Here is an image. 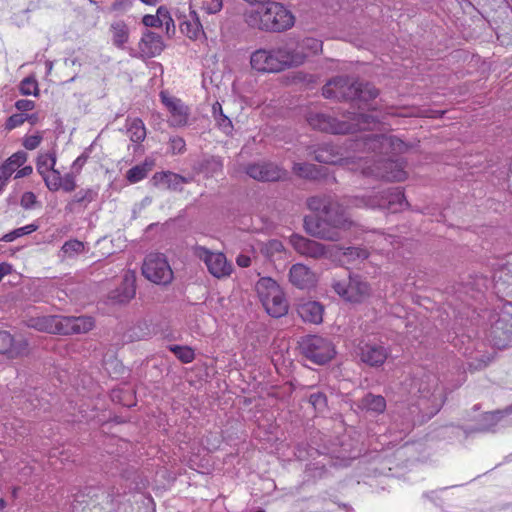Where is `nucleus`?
Segmentation results:
<instances>
[{"label": "nucleus", "mask_w": 512, "mask_h": 512, "mask_svg": "<svg viewBox=\"0 0 512 512\" xmlns=\"http://www.w3.org/2000/svg\"><path fill=\"white\" fill-rule=\"evenodd\" d=\"M355 155L340 157L338 151L325 145L315 151V160L325 164H339L352 171H360L364 176H374L387 181H403L407 178L404 163L392 158L383 159L379 155L401 152L404 143L385 134L368 132L355 140Z\"/></svg>", "instance_id": "obj_1"}, {"label": "nucleus", "mask_w": 512, "mask_h": 512, "mask_svg": "<svg viewBox=\"0 0 512 512\" xmlns=\"http://www.w3.org/2000/svg\"><path fill=\"white\" fill-rule=\"evenodd\" d=\"M308 207L317 212L316 216H307L304 227L314 237L336 241L341 231L350 229L353 222L345 214L342 206L331 196H314L308 199Z\"/></svg>", "instance_id": "obj_2"}, {"label": "nucleus", "mask_w": 512, "mask_h": 512, "mask_svg": "<svg viewBox=\"0 0 512 512\" xmlns=\"http://www.w3.org/2000/svg\"><path fill=\"white\" fill-rule=\"evenodd\" d=\"M250 63L258 72L278 73L304 64L305 57L293 48L292 42H286L273 48L254 51Z\"/></svg>", "instance_id": "obj_3"}, {"label": "nucleus", "mask_w": 512, "mask_h": 512, "mask_svg": "<svg viewBox=\"0 0 512 512\" xmlns=\"http://www.w3.org/2000/svg\"><path fill=\"white\" fill-rule=\"evenodd\" d=\"M244 17L248 26L274 32L288 30L295 22L293 14L283 4L274 0L261 7L247 10Z\"/></svg>", "instance_id": "obj_4"}, {"label": "nucleus", "mask_w": 512, "mask_h": 512, "mask_svg": "<svg viewBox=\"0 0 512 512\" xmlns=\"http://www.w3.org/2000/svg\"><path fill=\"white\" fill-rule=\"evenodd\" d=\"M308 123L313 129L332 134L354 133L358 130H370L376 126L374 117L367 114H359L353 123L339 121L326 114H312L308 118Z\"/></svg>", "instance_id": "obj_5"}, {"label": "nucleus", "mask_w": 512, "mask_h": 512, "mask_svg": "<svg viewBox=\"0 0 512 512\" xmlns=\"http://www.w3.org/2000/svg\"><path fill=\"white\" fill-rule=\"evenodd\" d=\"M255 290L265 311L272 317L278 318L288 312V302L281 286L270 277L260 278Z\"/></svg>", "instance_id": "obj_6"}, {"label": "nucleus", "mask_w": 512, "mask_h": 512, "mask_svg": "<svg viewBox=\"0 0 512 512\" xmlns=\"http://www.w3.org/2000/svg\"><path fill=\"white\" fill-rule=\"evenodd\" d=\"M352 207L386 209L392 213L402 211L406 206L404 194L400 188L379 191L374 195L355 196L351 201Z\"/></svg>", "instance_id": "obj_7"}, {"label": "nucleus", "mask_w": 512, "mask_h": 512, "mask_svg": "<svg viewBox=\"0 0 512 512\" xmlns=\"http://www.w3.org/2000/svg\"><path fill=\"white\" fill-rule=\"evenodd\" d=\"M332 288L343 300L350 303H361L371 294L370 285L357 275L333 278Z\"/></svg>", "instance_id": "obj_8"}, {"label": "nucleus", "mask_w": 512, "mask_h": 512, "mask_svg": "<svg viewBox=\"0 0 512 512\" xmlns=\"http://www.w3.org/2000/svg\"><path fill=\"white\" fill-rule=\"evenodd\" d=\"M300 348L304 356L315 364L323 365L336 354L333 343L318 335H308L300 341Z\"/></svg>", "instance_id": "obj_9"}, {"label": "nucleus", "mask_w": 512, "mask_h": 512, "mask_svg": "<svg viewBox=\"0 0 512 512\" xmlns=\"http://www.w3.org/2000/svg\"><path fill=\"white\" fill-rule=\"evenodd\" d=\"M488 339L498 349H503L512 341V303H504L491 325Z\"/></svg>", "instance_id": "obj_10"}, {"label": "nucleus", "mask_w": 512, "mask_h": 512, "mask_svg": "<svg viewBox=\"0 0 512 512\" xmlns=\"http://www.w3.org/2000/svg\"><path fill=\"white\" fill-rule=\"evenodd\" d=\"M144 277L158 285H167L173 279V271L161 253H150L146 256L142 265Z\"/></svg>", "instance_id": "obj_11"}, {"label": "nucleus", "mask_w": 512, "mask_h": 512, "mask_svg": "<svg viewBox=\"0 0 512 512\" xmlns=\"http://www.w3.org/2000/svg\"><path fill=\"white\" fill-rule=\"evenodd\" d=\"M195 255L205 263L209 273L216 278L228 277L232 273V264L221 252H212L204 247H197Z\"/></svg>", "instance_id": "obj_12"}, {"label": "nucleus", "mask_w": 512, "mask_h": 512, "mask_svg": "<svg viewBox=\"0 0 512 512\" xmlns=\"http://www.w3.org/2000/svg\"><path fill=\"white\" fill-rule=\"evenodd\" d=\"M164 48L165 44L162 36L146 30L138 42V51L131 52L130 55L142 59L153 58L160 55Z\"/></svg>", "instance_id": "obj_13"}, {"label": "nucleus", "mask_w": 512, "mask_h": 512, "mask_svg": "<svg viewBox=\"0 0 512 512\" xmlns=\"http://www.w3.org/2000/svg\"><path fill=\"white\" fill-rule=\"evenodd\" d=\"M160 97L170 113V125L174 127L185 126L189 118V108L180 99L170 97L164 91L160 93Z\"/></svg>", "instance_id": "obj_14"}, {"label": "nucleus", "mask_w": 512, "mask_h": 512, "mask_svg": "<svg viewBox=\"0 0 512 512\" xmlns=\"http://www.w3.org/2000/svg\"><path fill=\"white\" fill-rule=\"evenodd\" d=\"M290 244L297 253L305 257L318 259L326 257L328 254V250L323 244L298 234L291 235Z\"/></svg>", "instance_id": "obj_15"}, {"label": "nucleus", "mask_w": 512, "mask_h": 512, "mask_svg": "<svg viewBox=\"0 0 512 512\" xmlns=\"http://www.w3.org/2000/svg\"><path fill=\"white\" fill-rule=\"evenodd\" d=\"M289 281L291 284L302 290H309L316 286L318 282L317 274L304 264L297 263L292 265L289 270Z\"/></svg>", "instance_id": "obj_16"}, {"label": "nucleus", "mask_w": 512, "mask_h": 512, "mask_svg": "<svg viewBox=\"0 0 512 512\" xmlns=\"http://www.w3.org/2000/svg\"><path fill=\"white\" fill-rule=\"evenodd\" d=\"M58 333L72 334V333H86L92 329L94 322L91 317H60L58 321Z\"/></svg>", "instance_id": "obj_17"}, {"label": "nucleus", "mask_w": 512, "mask_h": 512, "mask_svg": "<svg viewBox=\"0 0 512 512\" xmlns=\"http://www.w3.org/2000/svg\"><path fill=\"white\" fill-rule=\"evenodd\" d=\"M246 174L258 181H276L283 176V171L272 163H254L246 168Z\"/></svg>", "instance_id": "obj_18"}, {"label": "nucleus", "mask_w": 512, "mask_h": 512, "mask_svg": "<svg viewBox=\"0 0 512 512\" xmlns=\"http://www.w3.org/2000/svg\"><path fill=\"white\" fill-rule=\"evenodd\" d=\"M354 82H350L347 77H336L330 80L322 89V94L325 98L333 99H352L353 90L348 88Z\"/></svg>", "instance_id": "obj_19"}, {"label": "nucleus", "mask_w": 512, "mask_h": 512, "mask_svg": "<svg viewBox=\"0 0 512 512\" xmlns=\"http://www.w3.org/2000/svg\"><path fill=\"white\" fill-rule=\"evenodd\" d=\"M359 349L361 361L369 366H381L388 357L387 349L377 343H364Z\"/></svg>", "instance_id": "obj_20"}, {"label": "nucleus", "mask_w": 512, "mask_h": 512, "mask_svg": "<svg viewBox=\"0 0 512 512\" xmlns=\"http://www.w3.org/2000/svg\"><path fill=\"white\" fill-rule=\"evenodd\" d=\"M499 423L501 426L512 424V405L502 411L485 413L477 430L494 431Z\"/></svg>", "instance_id": "obj_21"}, {"label": "nucleus", "mask_w": 512, "mask_h": 512, "mask_svg": "<svg viewBox=\"0 0 512 512\" xmlns=\"http://www.w3.org/2000/svg\"><path fill=\"white\" fill-rule=\"evenodd\" d=\"M297 311L305 322L320 324L323 320L324 307L317 301H302L298 305Z\"/></svg>", "instance_id": "obj_22"}, {"label": "nucleus", "mask_w": 512, "mask_h": 512, "mask_svg": "<svg viewBox=\"0 0 512 512\" xmlns=\"http://www.w3.org/2000/svg\"><path fill=\"white\" fill-rule=\"evenodd\" d=\"M180 30L192 40H198L204 37V30L199 16L196 11L191 9L189 10V14L184 16L183 21H181Z\"/></svg>", "instance_id": "obj_23"}, {"label": "nucleus", "mask_w": 512, "mask_h": 512, "mask_svg": "<svg viewBox=\"0 0 512 512\" xmlns=\"http://www.w3.org/2000/svg\"><path fill=\"white\" fill-rule=\"evenodd\" d=\"M418 392L420 396L424 398L432 397L433 406L436 410L442 403V391L438 386V378L435 375H427L425 381H421Z\"/></svg>", "instance_id": "obj_24"}, {"label": "nucleus", "mask_w": 512, "mask_h": 512, "mask_svg": "<svg viewBox=\"0 0 512 512\" xmlns=\"http://www.w3.org/2000/svg\"><path fill=\"white\" fill-rule=\"evenodd\" d=\"M153 184L161 189L176 190L186 182L185 178L173 172L156 173L152 178Z\"/></svg>", "instance_id": "obj_25"}, {"label": "nucleus", "mask_w": 512, "mask_h": 512, "mask_svg": "<svg viewBox=\"0 0 512 512\" xmlns=\"http://www.w3.org/2000/svg\"><path fill=\"white\" fill-rule=\"evenodd\" d=\"M110 34L112 43L116 47L123 49L129 40V27L122 20L114 21L110 25Z\"/></svg>", "instance_id": "obj_26"}, {"label": "nucleus", "mask_w": 512, "mask_h": 512, "mask_svg": "<svg viewBox=\"0 0 512 512\" xmlns=\"http://www.w3.org/2000/svg\"><path fill=\"white\" fill-rule=\"evenodd\" d=\"M349 90H353L351 100H359L367 102L377 97L378 90L369 83L354 82Z\"/></svg>", "instance_id": "obj_27"}, {"label": "nucleus", "mask_w": 512, "mask_h": 512, "mask_svg": "<svg viewBox=\"0 0 512 512\" xmlns=\"http://www.w3.org/2000/svg\"><path fill=\"white\" fill-rule=\"evenodd\" d=\"M125 127L126 133L132 142L140 143L144 141L146 128L140 118H127Z\"/></svg>", "instance_id": "obj_28"}, {"label": "nucleus", "mask_w": 512, "mask_h": 512, "mask_svg": "<svg viewBox=\"0 0 512 512\" xmlns=\"http://www.w3.org/2000/svg\"><path fill=\"white\" fill-rule=\"evenodd\" d=\"M322 41L313 37H306L298 42L296 45L293 44V48L297 49L300 53L304 54L305 61L308 57L318 54L322 51Z\"/></svg>", "instance_id": "obj_29"}, {"label": "nucleus", "mask_w": 512, "mask_h": 512, "mask_svg": "<svg viewBox=\"0 0 512 512\" xmlns=\"http://www.w3.org/2000/svg\"><path fill=\"white\" fill-rule=\"evenodd\" d=\"M60 317H39L32 318L28 322V326L39 331L48 333H58V321Z\"/></svg>", "instance_id": "obj_30"}, {"label": "nucleus", "mask_w": 512, "mask_h": 512, "mask_svg": "<svg viewBox=\"0 0 512 512\" xmlns=\"http://www.w3.org/2000/svg\"><path fill=\"white\" fill-rule=\"evenodd\" d=\"M361 407L374 413H382L386 408V401L380 395L367 394L361 400Z\"/></svg>", "instance_id": "obj_31"}, {"label": "nucleus", "mask_w": 512, "mask_h": 512, "mask_svg": "<svg viewBox=\"0 0 512 512\" xmlns=\"http://www.w3.org/2000/svg\"><path fill=\"white\" fill-rule=\"evenodd\" d=\"M365 240L368 243H372V249L380 252L388 251V246L393 244V237L383 233H370L366 236Z\"/></svg>", "instance_id": "obj_32"}, {"label": "nucleus", "mask_w": 512, "mask_h": 512, "mask_svg": "<svg viewBox=\"0 0 512 512\" xmlns=\"http://www.w3.org/2000/svg\"><path fill=\"white\" fill-rule=\"evenodd\" d=\"M56 165V153L49 151L40 153L37 158L36 168L40 175L54 169Z\"/></svg>", "instance_id": "obj_33"}, {"label": "nucleus", "mask_w": 512, "mask_h": 512, "mask_svg": "<svg viewBox=\"0 0 512 512\" xmlns=\"http://www.w3.org/2000/svg\"><path fill=\"white\" fill-rule=\"evenodd\" d=\"M98 196V190L94 188L82 189L78 191L73 199L68 203L67 208L69 210L73 209L74 204H89L94 201Z\"/></svg>", "instance_id": "obj_34"}, {"label": "nucleus", "mask_w": 512, "mask_h": 512, "mask_svg": "<svg viewBox=\"0 0 512 512\" xmlns=\"http://www.w3.org/2000/svg\"><path fill=\"white\" fill-rule=\"evenodd\" d=\"M135 295V275L132 272H126L123 279V291L118 295L120 302L129 301Z\"/></svg>", "instance_id": "obj_35"}, {"label": "nucleus", "mask_w": 512, "mask_h": 512, "mask_svg": "<svg viewBox=\"0 0 512 512\" xmlns=\"http://www.w3.org/2000/svg\"><path fill=\"white\" fill-rule=\"evenodd\" d=\"M26 161L27 154L24 151H18L11 155L2 165L9 170L10 174H13L16 173Z\"/></svg>", "instance_id": "obj_36"}, {"label": "nucleus", "mask_w": 512, "mask_h": 512, "mask_svg": "<svg viewBox=\"0 0 512 512\" xmlns=\"http://www.w3.org/2000/svg\"><path fill=\"white\" fill-rule=\"evenodd\" d=\"M28 350V342L25 339L13 340L12 345L7 349H4V353L7 354L9 358H17L23 356L27 353Z\"/></svg>", "instance_id": "obj_37"}, {"label": "nucleus", "mask_w": 512, "mask_h": 512, "mask_svg": "<svg viewBox=\"0 0 512 512\" xmlns=\"http://www.w3.org/2000/svg\"><path fill=\"white\" fill-rule=\"evenodd\" d=\"M19 91L22 95L25 96H38L39 87L36 78L34 76H28L24 78L19 84Z\"/></svg>", "instance_id": "obj_38"}, {"label": "nucleus", "mask_w": 512, "mask_h": 512, "mask_svg": "<svg viewBox=\"0 0 512 512\" xmlns=\"http://www.w3.org/2000/svg\"><path fill=\"white\" fill-rule=\"evenodd\" d=\"M42 178L50 191H57L61 188V174L57 169H52L49 172L43 173Z\"/></svg>", "instance_id": "obj_39"}, {"label": "nucleus", "mask_w": 512, "mask_h": 512, "mask_svg": "<svg viewBox=\"0 0 512 512\" xmlns=\"http://www.w3.org/2000/svg\"><path fill=\"white\" fill-rule=\"evenodd\" d=\"M61 250L64 256L71 258L83 253L85 251V245L78 240H69L63 244Z\"/></svg>", "instance_id": "obj_40"}, {"label": "nucleus", "mask_w": 512, "mask_h": 512, "mask_svg": "<svg viewBox=\"0 0 512 512\" xmlns=\"http://www.w3.org/2000/svg\"><path fill=\"white\" fill-rule=\"evenodd\" d=\"M369 256V253L366 249L360 248V247H348L343 252V257L345 259H342L341 262L343 264L352 262L354 260H364Z\"/></svg>", "instance_id": "obj_41"}, {"label": "nucleus", "mask_w": 512, "mask_h": 512, "mask_svg": "<svg viewBox=\"0 0 512 512\" xmlns=\"http://www.w3.org/2000/svg\"><path fill=\"white\" fill-rule=\"evenodd\" d=\"M293 170L298 176L303 178H316L318 174L316 167L313 164L307 163H296Z\"/></svg>", "instance_id": "obj_42"}, {"label": "nucleus", "mask_w": 512, "mask_h": 512, "mask_svg": "<svg viewBox=\"0 0 512 512\" xmlns=\"http://www.w3.org/2000/svg\"><path fill=\"white\" fill-rule=\"evenodd\" d=\"M170 350L179 358L183 363H190L194 359V351L187 346L174 345Z\"/></svg>", "instance_id": "obj_43"}, {"label": "nucleus", "mask_w": 512, "mask_h": 512, "mask_svg": "<svg viewBox=\"0 0 512 512\" xmlns=\"http://www.w3.org/2000/svg\"><path fill=\"white\" fill-rule=\"evenodd\" d=\"M148 174V169L144 165H137L127 171V180L130 183H137L144 179Z\"/></svg>", "instance_id": "obj_44"}, {"label": "nucleus", "mask_w": 512, "mask_h": 512, "mask_svg": "<svg viewBox=\"0 0 512 512\" xmlns=\"http://www.w3.org/2000/svg\"><path fill=\"white\" fill-rule=\"evenodd\" d=\"M37 229V225L29 224L20 228H17L6 235H4L3 240L6 242L14 241L16 238L21 237L23 235L30 234Z\"/></svg>", "instance_id": "obj_45"}, {"label": "nucleus", "mask_w": 512, "mask_h": 512, "mask_svg": "<svg viewBox=\"0 0 512 512\" xmlns=\"http://www.w3.org/2000/svg\"><path fill=\"white\" fill-rule=\"evenodd\" d=\"M158 14H159V27L164 26L166 28L167 32H169L170 29H172V30L175 29L174 20L172 19L167 8L159 7Z\"/></svg>", "instance_id": "obj_46"}, {"label": "nucleus", "mask_w": 512, "mask_h": 512, "mask_svg": "<svg viewBox=\"0 0 512 512\" xmlns=\"http://www.w3.org/2000/svg\"><path fill=\"white\" fill-rule=\"evenodd\" d=\"M27 120L26 113H16L12 114L5 123V129L13 130L19 126H21Z\"/></svg>", "instance_id": "obj_47"}, {"label": "nucleus", "mask_w": 512, "mask_h": 512, "mask_svg": "<svg viewBox=\"0 0 512 512\" xmlns=\"http://www.w3.org/2000/svg\"><path fill=\"white\" fill-rule=\"evenodd\" d=\"M223 0H202L201 8L208 14H216L221 11Z\"/></svg>", "instance_id": "obj_48"}, {"label": "nucleus", "mask_w": 512, "mask_h": 512, "mask_svg": "<svg viewBox=\"0 0 512 512\" xmlns=\"http://www.w3.org/2000/svg\"><path fill=\"white\" fill-rule=\"evenodd\" d=\"M42 139L43 136L37 132L33 135H26L23 138L22 144L27 150H34L41 144Z\"/></svg>", "instance_id": "obj_49"}, {"label": "nucleus", "mask_w": 512, "mask_h": 512, "mask_svg": "<svg viewBox=\"0 0 512 512\" xmlns=\"http://www.w3.org/2000/svg\"><path fill=\"white\" fill-rule=\"evenodd\" d=\"M215 120H216L219 128L225 134H230L232 132V130H233L232 122L226 115H224L223 113H220L219 116H216Z\"/></svg>", "instance_id": "obj_50"}, {"label": "nucleus", "mask_w": 512, "mask_h": 512, "mask_svg": "<svg viewBox=\"0 0 512 512\" xmlns=\"http://www.w3.org/2000/svg\"><path fill=\"white\" fill-rule=\"evenodd\" d=\"M186 143L181 137H172L170 139V150L173 154H181L185 151Z\"/></svg>", "instance_id": "obj_51"}, {"label": "nucleus", "mask_w": 512, "mask_h": 512, "mask_svg": "<svg viewBox=\"0 0 512 512\" xmlns=\"http://www.w3.org/2000/svg\"><path fill=\"white\" fill-rule=\"evenodd\" d=\"M61 188L66 192H71L76 188L75 176L72 173L65 174L60 181Z\"/></svg>", "instance_id": "obj_52"}, {"label": "nucleus", "mask_w": 512, "mask_h": 512, "mask_svg": "<svg viewBox=\"0 0 512 512\" xmlns=\"http://www.w3.org/2000/svg\"><path fill=\"white\" fill-rule=\"evenodd\" d=\"M15 108L20 113H25L35 108V102L28 99H19L15 102Z\"/></svg>", "instance_id": "obj_53"}, {"label": "nucleus", "mask_w": 512, "mask_h": 512, "mask_svg": "<svg viewBox=\"0 0 512 512\" xmlns=\"http://www.w3.org/2000/svg\"><path fill=\"white\" fill-rule=\"evenodd\" d=\"M309 401L315 409H321L326 405V397L322 393L311 394Z\"/></svg>", "instance_id": "obj_54"}, {"label": "nucleus", "mask_w": 512, "mask_h": 512, "mask_svg": "<svg viewBox=\"0 0 512 512\" xmlns=\"http://www.w3.org/2000/svg\"><path fill=\"white\" fill-rule=\"evenodd\" d=\"M36 203V196L33 192H25L21 197V206L25 209H31Z\"/></svg>", "instance_id": "obj_55"}, {"label": "nucleus", "mask_w": 512, "mask_h": 512, "mask_svg": "<svg viewBox=\"0 0 512 512\" xmlns=\"http://www.w3.org/2000/svg\"><path fill=\"white\" fill-rule=\"evenodd\" d=\"M14 338L8 332H0V351L4 353V349H7L12 345Z\"/></svg>", "instance_id": "obj_56"}, {"label": "nucleus", "mask_w": 512, "mask_h": 512, "mask_svg": "<svg viewBox=\"0 0 512 512\" xmlns=\"http://www.w3.org/2000/svg\"><path fill=\"white\" fill-rule=\"evenodd\" d=\"M142 22L146 27H159V14L145 15Z\"/></svg>", "instance_id": "obj_57"}, {"label": "nucleus", "mask_w": 512, "mask_h": 512, "mask_svg": "<svg viewBox=\"0 0 512 512\" xmlns=\"http://www.w3.org/2000/svg\"><path fill=\"white\" fill-rule=\"evenodd\" d=\"M491 360H492V357H490V356H483L482 358L477 359V361H476V362H470V363H469V368H471V369H475V370H477V369H481V368H483V367L487 366V365H488V363H489Z\"/></svg>", "instance_id": "obj_58"}, {"label": "nucleus", "mask_w": 512, "mask_h": 512, "mask_svg": "<svg viewBox=\"0 0 512 512\" xmlns=\"http://www.w3.org/2000/svg\"><path fill=\"white\" fill-rule=\"evenodd\" d=\"M12 272V265L7 262L0 263V282Z\"/></svg>", "instance_id": "obj_59"}, {"label": "nucleus", "mask_w": 512, "mask_h": 512, "mask_svg": "<svg viewBox=\"0 0 512 512\" xmlns=\"http://www.w3.org/2000/svg\"><path fill=\"white\" fill-rule=\"evenodd\" d=\"M33 169L31 166L20 167L15 174V178H23L29 176L32 173Z\"/></svg>", "instance_id": "obj_60"}, {"label": "nucleus", "mask_w": 512, "mask_h": 512, "mask_svg": "<svg viewBox=\"0 0 512 512\" xmlns=\"http://www.w3.org/2000/svg\"><path fill=\"white\" fill-rule=\"evenodd\" d=\"M236 263H237L240 267L245 268V267L250 266V264H251V259H250V257H249V256L241 254V255H239V256L236 258Z\"/></svg>", "instance_id": "obj_61"}, {"label": "nucleus", "mask_w": 512, "mask_h": 512, "mask_svg": "<svg viewBox=\"0 0 512 512\" xmlns=\"http://www.w3.org/2000/svg\"><path fill=\"white\" fill-rule=\"evenodd\" d=\"M12 174L3 165L0 166V181L7 184Z\"/></svg>", "instance_id": "obj_62"}, {"label": "nucleus", "mask_w": 512, "mask_h": 512, "mask_svg": "<svg viewBox=\"0 0 512 512\" xmlns=\"http://www.w3.org/2000/svg\"><path fill=\"white\" fill-rule=\"evenodd\" d=\"M268 246L272 251L275 252H280L283 249L282 243L278 240L269 241Z\"/></svg>", "instance_id": "obj_63"}, {"label": "nucleus", "mask_w": 512, "mask_h": 512, "mask_svg": "<svg viewBox=\"0 0 512 512\" xmlns=\"http://www.w3.org/2000/svg\"><path fill=\"white\" fill-rule=\"evenodd\" d=\"M213 114H214V117L216 118V116H219L220 113H223L222 111V107L220 105V103L216 102L213 107Z\"/></svg>", "instance_id": "obj_64"}]
</instances>
